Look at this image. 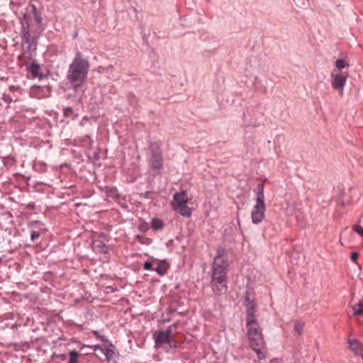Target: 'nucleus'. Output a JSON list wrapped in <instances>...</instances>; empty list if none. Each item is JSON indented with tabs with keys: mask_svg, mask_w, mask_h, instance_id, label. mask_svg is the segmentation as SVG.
I'll return each instance as SVG.
<instances>
[{
	"mask_svg": "<svg viewBox=\"0 0 363 363\" xmlns=\"http://www.w3.org/2000/svg\"><path fill=\"white\" fill-rule=\"evenodd\" d=\"M21 26L23 39L26 43L35 40L40 35L43 30L42 17L35 5L30 4L26 8Z\"/></svg>",
	"mask_w": 363,
	"mask_h": 363,
	"instance_id": "f257e3e1",
	"label": "nucleus"
},
{
	"mask_svg": "<svg viewBox=\"0 0 363 363\" xmlns=\"http://www.w3.org/2000/svg\"><path fill=\"white\" fill-rule=\"evenodd\" d=\"M89 63L84 59L80 52H77L69 65L67 79L75 91L80 88L87 77Z\"/></svg>",
	"mask_w": 363,
	"mask_h": 363,
	"instance_id": "f03ea898",
	"label": "nucleus"
},
{
	"mask_svg": "<svg viewBox=\"0 0 363 363\" xmlns=\"http://www.w3.org/2000/svg\"><path fill=\"white\" fill-rule=\"evenodd\" d=\"M177 328L174 323L168 327L166 330H157L153 334V338L155 342V347L157 348H164L168 350L170 348H176L177 343L174 340L173 331Z\"/></svg>",
	"mask_w": 363,
	"mask_h": 363,
	"instance_id": "7ed1b4c3",
	"label": "nucleus"
},
{
	"mask_svg": "<svg viewBox=\"0 0 363 363\" xmlns=\"http://www.w3.org/2000/svg\"><path fill=\"white\" fill-rule=\"evenodd\" d=\"M228 272L212 268L211 286L213 291L218 294H224L227 291Z\"/></svg>",
	"mask_w": 363,
	"mask_h": 363,
	"instance_id": "20e7f679",
	"label": "nucleus"
},
{
	"mask_svg": "<svg viewBox=\"0 0 363 363\" xmlns=\"http://www.w3.org/2000/svg\"><path fill=\"white\" fill-rule=\"evenodd\" d=\"M189 198L184 191L176 193L173 196V209L185 217H190L191 215V208L186 205Z\"/></svg>",
	"mask_w": 363,
	"mask_h": 363,
	"instance_id": "39448f33",
	"label": "nucleus"
},
{
	"mask_svg": "<svg viewBox=\"0 0 363 363\" xmlns=\"http://www.w3.org/2000/svg\"><path fill=\"white\" fill-rule=\"evenodd\" d=\"M247 336L250 341V346L252 350L256 352L258 359H264L266 358L267 352L262 333L247 335Z\"/></svg>",
	"mask_w": 363,
	"mask_h": 363,
	"instance_id": "423d86ee",
	"label": "nucleus"
},
{
	"mask_svg": "<svg viewBox=\"0 0 363 363\" xmlns=\"http://www.w3.org/2000/svg\"><path fill=\"white\" fill-rule=\"evenodd\" d=\"M245 306L246 308V327L258 323L257 316L255 315L256 303L254 300H250L248 296H245Z\"/></svg>",
	"mask_w": 363,
	"mask_h": 363,
	"instance_id": "0eeeda50",
	"label": "nucleus"
},
{
	"mask_svg": "<svg viewBox=\"0 0 363 363\" xmlns=\"http://www.w3.org/2000/svg\"><path fill=\"white\" fill-rule=\"evenodd\" d=\"M228 267L229 262L227 252L223 248L218 249L213 259L212 268L228 272Z\"/></svg>",
	"mask_w": 363,
	"mask_h": 363,
	"instance_id": "6e6552de",
	"label": "nucleus"
},
{
	"mask_svg": "<svg viewBox=\"0 0 363 363\" xmlns=\"http://www.w3.org/2000/svg\"><path fill=\"white\" fill-rule=\"evenodd\" d=\"M265 210L264 201H256V204L252 211V221L253 223L258 224L262 222L264 218Z\"/></svg>",
	"mask_w": 363,
	"mask_h": 363,
	"instance_id": "1a4fd4ad",
	"label": "nucleus"
},
{
	"mask_svg": "<svg viewBox=\"0 0 363 363\" xmlns=\"http://www.w3.org/2000/svg\"><path fill=\"white\" fill-rule=\"evenodd\" d=\"M332 82L331 84L334 89L340 90V94H343V87L345 85L347 75H344L340 73L332 72Z\"/></svg>",
	"mask_w": 363,
	"mask_h": 363,
	"instance_id": "9d476101",
	"label": "nucleus"
},
{
	"mask_svg": "<svg viewBox=\"0 0 363 363\" xmlns=\"http://www.w3.org/2000/svg\"><path fill=\"white\" fill-rule=\"evenodd\" d=\"M43 224L40 221H32L28 226L31 228L30 238L33 241L38 239L42 234L45 233V229L42 228Z\"/></svg>",
	"mask_w": 363,
	"mask_h": 363,
	"instance_id": "9b49d317",
	"label": "nucleus"
},
{
	"mask_svg": "<svg viewBox=\"0 0 363 363\" xmlns=\"http://www.w3.org/2000/svg\"><path fill=\"white\" fill-rule=\"evenodd\" d=\"M349 348L356 354L362 352V345L357 339H348Z\"/></svg>",
	"mask_w": 363,
	"mask_h": 363,
	"instance_id": "f8f14e48",
	"label": "nucleus"
},
{
	"mask_svg": "<svg viewBox=\"0 0 363 363\" xmlns=\"http://www.w3.org/2000/svg\"><path fill=\"white\" fill-rule=\"evenodd\" d=\"M257 199L256 201L261 202L264 201V182L260 183L257 185L256 189Z\"/></svg>",
	"mask_w": 363,
	"mask_h": 363,
	"instance_id": "ddd939ff",
	"label": "nucleus"
},
{
	"mask_svg": "<svg viewBox=\"0 0 363 363\" xmlns=\"http://www.w3.org/2000/svg\"><path fill=\"white\" fill-rule=\"evenodd\" d=\"M40 69V66L35 63H32L28 67V70L31 73L33 77H41V75L39 73Z\"/></svg>",
	"mask_w": 363,
	"mask_h": 363,
	"instance_id": "4468645a",
	"label": "nucleus"
},
{
	"mask_svg": "<svg viewBox=\"0 0 363 363\" xmlns=\"http://www.w3.org/2000/svg\"><path fill=\"white\" fill-rule=\"evenodd\" d=\"M92 248L97 252H106V247L101 241L94 240L92 244Z\"/></svg>",
	"mask_w": 363,
	"mask_h": 363,
	"instance_id": "2eb2a0df",
	"label": "nucleus"
},
{
	"mask_svg": "<svg viewBox=\"0 0 363 363\" xmlns=\"http://www.w3.org/2000/svg\"><path fill=\"white\" fill-rule=\"evenodd\" d=\"M352 310L354 311V315L363 317V301H359L358 303L354 304L352 306Z\"/></svg>",
	"mask_w": 363,
	"mask_h": 363,
	"instance_id": "dca6fc26",
	"label": "nucleus"
},
{
	"mask_svg": "<svg viewBox=\"0 0 363 363\" xmlns=\"http://www.w3.org/2000/svg\"><path fill=\"white\" fill-rule=\"evenodd\" d=\"M168 269V265L165 262H160L155 270L160 274L164 275Z\"/></svg>",
	"mask_w": 363,
	"mask_h": 363,
	"instance_id": "f3484780",
	"label": "nucleus"
},
{
	"mask_svg": "<svg viewBox=\"0 0 363 363\" xmlns=\"http://www.w3.org/2000/svg\"><path fill=\"white\" fill-rule=\"evenodd\" d=\"M247 335H256L262 333V329L259 325V323H257L253 325L247 326Z\"/></svg>",
	"mask_w": 363,
	"mask_h": 363,
	"instance_id": "a211bd4d",
	"label": "nucleus"
},
{
	"mask_svg": "<svg viewBox=\"0 0 363 363\" xmlns=\"http://www.w3.org/2000/svg\"><path fill=\"white\" fill-rule=\"evenodd\" d=\"M105 193L108 196L114 198L118 196L117 189L113 186L105 187Z\"/></svg>",
	"mask_w": 363,
	"mask_h": 363,
	"instance_id": "6ab92c4d",
	"label": "nucleus"
},
{
	"mask_svg": "<svg viewBox=\"0 0 363 363\" xmlns=\"http://www.w3.org/2000/svg\"><path fill=\"white\" fill-rule=\"evenodd\" d=\"M304 323L302 321L296 320L294 323V330L298 334L301 335L303 332Z\"/></svg>",
	"mask_w": 363,
	"mask_h": 363,
	"instance_id": "aec40b11",
	"label": "nucleus"
},
{
	"mask_svg": "<svg viewBox=\"0 0 363 363\" xmlns=\"http://www.w3.org/2000/svg\"><path fill=\"white\" fill-rule=\"evenodd\" d=\"M153 174H157L159 170L161 169L162 164L161 163V160H152L151 164Z\"/></svg>",
	"mask_w": 363,
	"mask_h": 363,
	"instance_id": "412c9836",
	"label": "nucleus"
},
{
	"mask_svg": "<svg viewBox=\"0 0 363 363\" xmlns=\"http://www.w3.org/2000/svg\"><path fill=\"white\" fill-rule=\"evenodd\" d=\"M33 167L40 172L45 171V164L41 160H34L33 164Z\"/></svg>",
	"mask_w": 363,
	"mask_h": 363,
	"instance_id": "4be33fe9",
	"label": "nucleus"
},
{
	"mask_svg": "<svg viewBox=\"0 0 363 363\" xmlns=\"http://www.w3.org/2000/svg\"><path fill=\"white\" fill-rule=\"evenodd\" d=\"M163 222L158 218H153L152 220V228L155 230H160L163 228Z\"/></svg>",
	"mask_w": 363,
	"mask_h": 363,
	"instance_id": "5701e85b",
	"label": "nucleus"
},
{
	"mask_svg": "<svg viewBox=\"0 0 363 363\" xmlns=\"http://www.w3.org/2000/svg\"><path fill=\"white\" fill-rule=\"evenodd\" d=\"M69 363H78L77 359L79 357V353L78 352L75 350H72L69 353Z\"/></svg>",
	"mask_w": 363,
	"mask_h": 363,
	"instance_id": "b1692460",
	"label": "nucleus"
},
{
	"mask_svg": "<svg viewBox=\"0 0 363 363\" xmlns=\"http://www.w3.org/2000/svg\"><path fill=\"white\" fill-rule=\"evenodd\" d=\"M335 66L337 69H342L346 67H348V64L344 60L338 59L335 62Z\"/></svg>",
	"mask_w": 363,
	"mask_h": 363,
	"instance_id": "393cba45",
	"label": "nucleus"
},
{
	"mask_svg": "<svg viewBox=\"0 0 363 363\" xmlns=\"http://www.w3.org/2000/svg\"><path fill=\"white\" fill-rule=\"evenodd\" d=\"M151 150L153 152V157H158L160 156V152L159 148L156 144H153L151 145Z\"/></svg>",
	"mask_w": 363,
	"mask_h": 363,
	"instance_id": "a878e982",
	"label": "nucleus"
},
{
	"mask_svg": "<svg viewBox=\"0 0 363 363\" xmlns=\"http://www.w3.org/2000/svg\"><path fill=\"white\" fill-rule=\"evenodd\" d=\"M353 230L363 238V228L362 226L355 225L353 227Z\"/></svg>",
	"mask_w": 363,
	"mask_h": 363,
	"instance_id": "bb28decb",
	"label": "nucleus"
},
{
	"mask_svg": "<svg viewBox=\"0 0 363 363\" xmlns=\"http://www.w3.org/2000/svg\"><path fill=\"white\" fill-rule=\"evenodd\" d=\"M72 113L73 110L72 108L67 107L64 109V114L67 117L69 116L71 114H72Z\"/></svg>",
	"mask_w": 363,
	"mask_h": 363,
	"instance_id": "cd10ccee",
	"label": "nucleus"
},
{
	"mask_svg": "<svg viewBox=\"0 0 363 363\" xmlns=\"http://www.w3.org/2000/svg\"><path fill=\"white\" fill-rule=\"evenodd\" d=\"M359 257V253L356 252H354L352 253L351 255V259L354 262H356L357 259Z\"/></svg>",
	"mask_w": 363,
	"mask_h": 363,
	"instance_id": "c85d7f7f",
	"label": "nucleus"
},
{
	"mask_svg": "<svg viewBox=\"0 0 363 363\" xmlns=\"http://www.w3.org/2000/svg\"><path fill=\"white\" fill-rule=\"evenodd\" d=\"M152 264L151 262H146L145 264H144V269H146V270H150L152 269Z\"/></svg>",
	"mask_w": 363,
	"mask_h": 363,
	"instance_id": "c756f323",
	"label": "nucleus"
},
{
	"mask_svg": "<svg viewBox=\"0 0 363 363\" xmlns=\"http://www.w3.org/2000/svg\"><path fill=\"white\" fill-rule=\"evenodd\" d=\"M105 354L108 359H110L113 356V352L111 350H107Z\"/></svg>",
	"mask_w": 363,
	"mask_h": 363,
	"instance_id": "7c9ffc66",
	"label": "nucleus"
},
{
	"mask_svg": "<svg viewBox=\"0 0 363 363\" xmlns=\"http://www.w3.org/2000/svg\"><path fill=\"white\" fill-rule=\"evenodd\" d=\"M144 239H145V238H144L142 235H138L136 236V240H137L138 242H140V243H143V244L145 243V241H144Z\"/></svg>",
	"mask_w": 363,
	"mask_h": 363,
	"instance_id": "2f4dec72",
	"label": "nucleus"
},
{
	"mask_svg": "<svg viewBox=\"0 0 363 363\" xmlns=\"http://www.w3.org/2000/svg\"><path fill=\"white\" fill-rule=\"evenodd\" d=\"M140 229L141 230H146V228L145 227V225H140Z\"/></svg>",
	"mask_w": 363,
	"mask_h": 363,
	"instance_id": "473e14b6",
	"label": "nucleus"
}]
</instances>
